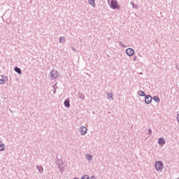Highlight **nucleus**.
Returning <instances> with one entry per match:
<instances>
[{
  "label": "nucleus",
  "mask_w": 179,
  "mask_h": 179,
  "mask_svg": "<svg viewBox=\"0 0 179 179\" xmlns=\"http://www.w3.org/2000/svg\"><path fill=\"white\" fill-rule=\"evenodd\" d=\"M164 169V164H163V161H157L155 162V170L157 171H160Z\"/></svg>",
  "instance_id": "nucleus-1"
},
{
  "label": "nucleus",
  "mask_w": 179,
  "mask_h": 179,
  "mask_svg": "<svg viewBox=\"0 0 179 179\" xmlns=\"http://www.w3.org/2000/svg\"><path fill=\"white\" fill-rule=\"evenodd\" d=\"M110 8L111 9L115 10V9H120V5H118V1H117V0H111Z\"/></svg>",
  "instance_id": "nucleus-2"
},
{
  "label": "nucleus",
  "mask_w": 179,
  "mask_h": 179,
  "mask_svg": "<svg viewBox=\"0 0 179 179\" xmlns=\"http://www.w3.org/2000/svg\"><path fill=\"white\" fill-rule=\"evenodd\" d=\"M49 76L51 80H55V79L59 76L57 70H52L49 73Z\"/></svg>",
  "instance_id": "nucleus-3"
},
{
  "label": "nucleus",
  "mask_w": 179,
  "mask_h": 179,
  "mask_svg": "<svg viewBox=\"0 0 179 179\" xmlns=\"http://www.w3.org/2000/svg\"><path fill=\"white\" fill-rule=\"evenodd\" d=\"M79 132L82 136L86 135V134H87V128L85 126H81L79 129Z\"/></svg>",
  "instance_id": "nucleus-4"
},
{
  "label": "nucleus",
  "mask_w": 179,
  "mask_h": 179,
  "mask_svg": "<svg viewBox=\"0 0 179 179\" xmlns=\"http://www.w3.org/2000/svg\"><path fill=\"white\" fill-rule=\"evenodd\" d=\"M126 54L128 57H132L135 54V50L131 48H129L126 50Z\"/></svg>",
  "instance_id": "nucleus-5"
},
{
  "label": "nucleus",
  "mask_w": 179,
  "mask_h": 179,
  "mask_svg": "<svg viewBox=\"0 0 179 179\" xmlns=\"http://www.w3.org/2000/svg\"><path fill=\"white\" fill-rule=\"evenodd\" d=\"M145 104H150L152 103V96L145 95Z\"/></svg>",
  "instance_id": "nucleus-6"
},
{
  "label": "nucleus",
  "mask_w": 179,
  "mask_h": 179,
  "mask_svg": "<svg viewBox=\"0 0 179 179\" xmlns=\"http://www.w3.org/2000/svg\"><path fill=\"white\" fill-rule=\"evenodd\" d=\"M158 143L159 145H166V140L164 138H159L158 139Z\"/></svg>",
  "instance_id": "nucleus-7"
},
{
  "label": "nucleus",
  "mask_w": 179,
  "mask_h": 179,
  "mask_svg": "<svg viewBox=\"0 0 179 179\" xmlns=\"http://www.w3.org/2000/svg\"><path fill=\"white\" fill-rule=\"evenodd\" d=\"M36 169L40 173V174H43L44 173V168H43V166H36Z\"/></svg>",
  "instance_id": "nucleus-8"
},
{
  "label": "nucleus",
  "mask_w": 179,
  "mask_h": 179,
  "mask_svg": "<svg viewBox=\"0 0 179 179\" xmlns=\"http://www.w3.org/2000/svg\"><path fill=\"white\" fill-rule=\"evenodd\" d=\"M64 107H66L67 108H69V107H71V102L69 101V99H66L64 101Z\"/></svg>",
  "instance_id": "nucleus-9"
},
{
  "label": "nucleus",
  "mask_w": 179,
  "mask_h": 179,
  "mask_svg": "<svg viewBox=\"0 0 179 179\" xmlns=\"http://www.w3.org/2000/svg\"><path fill=\"white\" fill-rule=\"evenodd\" d=\"M88 3L92 5V8H96V0H88Z\"/></svg>",
  "instance_id": "nucleus-10"
},
{
  "label": "nucleus",
  "mask_w": 179,
  "mask_h": 179,
  "mask_svg": "<svg viewBox=\"0 0 179 179\" xmlns=\"http://www.w3.org/2000/svg\"><path fill=\"white\" fill-rule=\"evenodd\" d=\"M130 4L132 6L133 9H139V7H138V4H135L134 1H131L130 2Z\"/></svg>",
  "instance_id": "nucleus-11"
},
{
  "label": "nucleus",
  "mask_w": 179,
  "mask_h": 179,
  "mask_svg": "<svg viewBox=\"0 0 179 179\" xmlns=\"http://www.w3.org/2000/svg\"><path fill=\"white\" fill-rule=\"evenodd\" d=\"M138 96H141V97H145L146 96V94L143 90H139L138 92Z\"/></svg>",
  "instance_id": "nucleus-12"
},
{
  "label": "nucleus",
  "mask_w": 179,
  "mask_h": 179,
  "mask_svg": "<svg viewBox=\"0 0 179 179\" xmlns=\"http://www.w3.org/2000/svg\"><path fill=\"white\" fill-rule=\"evenodd\" d=\"M86 159L88 160V162H92V160H93V155L87 154Z\"/></svg>",
  "instance_id": "nucleus-13"
},
{
  "label": "nucleus",
  "mask_w": 179,
  "mask_h": 179,
  "mask_svg": "<svg viewBox=\"0 0 179 179\" xmlns=\"http://www.w3.org/2000/svg\"><path fill=\"white\" fill-rule=\"evenodd\" d=\"M107 99L110 100V99H113L114 97V94L112 92L106 93Z\"/></svg>",
  "instance_id": "nucleus-14"
},
{
  "label": "nucleus",
  "mask_w": 179,
  "mask_h": 179,
  "mask_svg": "<svg viewBox=\"0 0 179 179\" xmlns=\"http://www.w3.org/2000/svg\"><path fill=\"white\" fill-rule=\"evenodd\" d=\"M14 70L18 73V75H22V70L19 67H15Z\"/></svg>",
  "instance_id": "nucleus-15"
},
{
  "label": "nucleus",
  "mask_w": 179,
  "mask_h": 179,
  "mask_svg": "<svg viewBox=\"0 0 179 179\" xmlns=\"http://www.w3.org/2000/svg\"><path fill=\"white\" fill-rule=\"evenodd\" d=\"M152 99L155 103H160V98L159 96H153Z\"/></svg>",
  "instance_id": "nucleus-16"
},
{
  "label": "nucleus",
  "mask_w": 179,
  "mask_h": 179,
  "mask_svg": "<svg viewBox=\"0 0 179 179\" xmlns=\"http://www.w3.org/2000/svg\"><path fill=\"white\" fill-rule=\"evenodd\" d=\"M5 150V144L1 143L0 144V152H3Z\"/></svg>",
  "instance_id": "nucleus-17"
},
{
  "label": "nucleus",
  "mask_w": 179,
  "mask_h": 179,
  "mask_svg": "<svg viewBox=\"0 0 179 179\" xmlns=\"http://www.w3.org/2000/svg\"><path fill=\"white\" fill-rule=\"evenodd\" d=\"M66 40H65V38L64 36H61L59 39V42L60 43H65Z\"/></svg>",
  "instance_id": "nucleus-18"
},
{
  "label": "nucleus",
  "mask_w": 179,
  "mask_h": 179,
  "mask_svg": "<svg viewBox=\"0 0 179 179\" xmlns=\"http://www.w3.org/2000/svg\"><path fill=\"white\" fill-rule=\"evenodd\" d=\"M52 87L54 89L53 94H55V93H57V84H55L54 85H52Z\"/></svg>",
  "instance_id": "nucleus-19"
},
{
  "label": "nucleus",
  "mask_w": 179,
  "mask_h": 179,
  "mask_svg": "<svg viewBox=\"0 0 179 179\" xmlns=\"http://www.w3.org/2000/svg\"><path fill=\"white\" fill-rule=\"evenodd\" d=\"M79 99H80L81 100H85V94L80 93Z\"/></svg>",
  "instance_id": "nucleus-20"
},
{
  "label": "nucleus",
  "mask_w": 179,
  "mask_h": 179,
  "mask_svg": "<svg viewBox=\"0 0 179 179\" xmlns=\"http://www.w3.org/2000/svg\"><path fill=\"white\" fill-rule=\"evenodd\" d=\"M89 178H90L89 176H87V175H85V176H82V178H81V179H89Z\"/></svg>",
  "instance_id": "nucleus-21"
},
{
  "label": "nucleus",
  "mask_w": 179,
  "mask_h": 179,
  "mask_svg": "<svg viewBox=\"0 0 179 179\" xmlns=\"http://www.w3.org/2000/svg\"><path fill=\"white\" fill-rule=\"evenodd\" d=\"M0 85H5V80L0 79Z\"/></svg>",
  "instance_id": "nucleus-22"
},
{
  "label": "nucleus",
  "mask_w": 179,
  "mask_h": 179,
  "mask_svg": "<svg viewBox=\"0 0 179 179\" xmlns=\"http://www.w3.org/2000/svg\"><path fill=\"white\" fill-rule=\"evenodd\" d=\"M119 44H120V45L121 47L125 48V45L124 44V43H123L122 41H120V42L119 43Z\"/></svg>",
  "instance_id": "nucleus-23"
},
{
  "label": "nucleus",
  "mask_w": 179,
  "mask_h": 179,
  "mask_svg": "<svg viewBox=\"0 0 179 179\" xmlns=\"http://www.w3.org/2000/svg\"><path fill=\"white\" fill-rule=\"evenodd\" d=\"M148 134L149 135H152V129H148Z\"/></svg>",
  "instance_id": "nucleus-24"
},
{
  "label": "nucleus",
  "mask_w": 179,
  "mask_h": 179,
  "mask_svg": "<svg viewBox=\"0 0 179 179\" xmlns=\"http://www.w3.org/2000/svg\"><path fill=\"white\" fill-rule=\"evenodd\" d=\"M177 121H178V122L179 124V113L177 115Z\"/></svg>",
  "instance_id": "nucleus-25"
},
{
  "label": "nucleus",
  "mask_w": 179,
  "mask_h": 179,
  "mask_svg": "<svg viewBox=\"0 0 179 179\" xmlns=\"http://www.w3.org/2000/svg\"><path fill=\"white\" fill-rule=\"evenodd\" d=\"M91 179H97V178H96V176H91Z\"/></svg>",
  "instance_id": "nucleus-26"
},
{
  "label": "nucleus",
  "mask_w": 179,
  "mask_h": 179,
  "mask_svg": "<svg viewBox=\"0 0 179 179\" xmlns=\"http://www.w3.org/2000/svg\"><path fill=\"white\" fill-rule=\"evenodd\" d=\"M71 49L73 50V51H76V49H75V48L71 47Z\"/></svg>",
  "instance_id": "nucleus-27"
},
{
  "label": "nucleus",
  "mask_w": 179,
  "mask_h": 179,
  "mask_svg": "<svg viewBox=\"0 0 179 179\" xmlns=\"http://www.w3.org/2000/svg\"><path fill=\"white\" fill-rule=\"evenodd\" d=\"M9 111H10V113H11V114L13 113V111L11 109H9Z\"/></svg>",
  "instance_id": "nucleus-28"
},
{
  "label": "nucleus",
  "mask_w": 179,
  "mask_h": 179,
  "mask_svg": "<svg viewBox=\"0 0 179 179\" xmlns=\"http://www.w3.org/2000/svg\"><path fill=\"white\" fill-rule=\"evenodd\" d=\"M134 61H136V56L134 57Z\"/></svg>",
  "instance_id": "nucleus-29"
},
{
  "label": "nucleus",
  "mask_w": 179,
  "mask_h": 179,
  "mask_svg": "<svg viewBox=\"0 0 179 179\" xmlns=\"http://www.w3.org/2000/svg\"><path fill=\"white\" fill-rule=\"evenodd\" d=\"M176 69H178V70L179 69V66L178 64L176 65Z\"/></svg>",
  "instance_id": "nucleus-30"
},
{
  "label": "nucleus",
  "mask_w": 179,
  "mask_h": 179,
  "mask_svg": "<svg viewBox=\"0 0 179 179\" xmlns=\"http://www.w3.org/2000/svg\"><path fill=\"white\" fill-rule=\"evenodd\" d=\"M4 79H8V76H5V77H4Z\"/></svg>",
  "instance_id": "nucleus-31"
},
{
  "label": "nucleus",
  "mask_w": 179,
  "mask_h": 179,
  "mask_svg": "<svg viewBox=\"0 0 179 179\" xmlns=\"http://www.w3.org/2000/svg\"><path fill=\"white\" fill-rule=\"evenodd\" d=\"M58 169H59V170H61V167L59 166H59H58Z\"/></svg>",
  "instance_id": "nucleus-32"
},
{
  "label": "nucleus",
  "mask_w": 179,
  "mask_h": 179,
  "mask_svg": "<svg viewBox=\"0 0 179 179\" xmlns=\"http://www.w3.org/2000/svg\"><path fill=\"white\" fill-rule=\"evenodd\" d=\"M73 179H79V178H74Z\"/></svg>",
  "instance_id": "nucleus-33"
},
{
  "label": "nucleus",
  "mask_w": 179,
  "mask_h": 179,
  "mask_svg": "<svg viewBox=\"0 0 179 179\" xmlns=\"http://www.w3.org/2000/svg\"><path fill=\"white\" fill-rule=\"evenodd\" d=\"M108 3H110V0H107Z\"/></svg>",
  "instance_id": "nucleus-34"
},
{
  "label": "nucleus",
  "mask_w": 179,
  "mask_h": 179,
  "mask_svg": "<svg viewBox=\"0 0 179 179\" xmlns=\"http://www.w3.org/2000/svg\"><path fill=\"white\" fill-rule=\"evenodd\" d=\"M177 179H179V178H178Z\"/></svg>",
  "instance_id": "nucleus-35"
},
{
  "label": "nucleus",
  "mask_w": 179,
  "mask_h": 179,
  "mask_svg": "<svg viewBox=\"0 0 179 179\" xmlns=\"http://www.w3.org/2000/svg\"><path fill=\"white\" fill-rule=\"evenodd\" d=\"M0 105H1V102H0Z\"/></svg>",
  "instance_id": "nucleus-36"
}]
</instances>
